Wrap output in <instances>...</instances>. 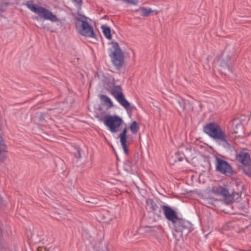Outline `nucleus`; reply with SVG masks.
I'll return each mask as SVG.
<instances>
[{
    "label": "nucleus",
    "instance_id": "obj_1",
    "mask_svg": "<svg viewBox=\"0 0 251 251\" xmlns=\"http://www.w3.org/2000/svg\"><path fill=\"white\" fill-rule=\"evenodd\" d=\"M203 130L219 145L226 149H230L231 145L227 141L225 131L218 123L215 122L208 123L203 126Z\"/></svg>",
    "mask_w": 251,
    "mask_h": 251
},
{
    "label": "nucleus",
    "instance_id": "obj_2",
    "mask_svg": "<svg viewBox=\"0 0 251 251\" xmlns=\"http://www.w3.org/2000/svg\"><path fill=\"white\" fill-rule=\"evenodd\" d=\"M111 63L117 70H120L124 65V53L117 42H112L109 44L107 50Z\"/></svg>",
    "mask_w": 251,
    "mask_h": 251
},
{
    "label": "nucleus",
    "instance_id": "obj_3",
    "mask_svg": "<svg viewBox=\"0 0 251 251\" xmlns=\"http://www.w3.org/2000/svg\"><path fill=\"white\" fill-rule=\"evenodd\" d=\"M25 5L32 12L44 20H49L52 22L59 21L58 18L52 12L45 7L34 4L32 1H27Z\"/></svg>",
    "mask_w": 251,
    "mask_h": 251
},
{
    "label": "nucleus",
    "instance_id": "obj_4",
    "mask_svg": "<svg viewBox=\"0 0 251 251\" xmlns=\"http://www.w3.org/2000/svg\"><path fill=\"white\" fill-rule=\"evenodd\" d=\"M109 93L127 112H130L132 110L134 107L131 106L129 102L126 99L123 89L120 85L113 86L110 88Z\"/></svg>",
    "mask_w": 251,
    "mask_h": 251
},
{
    "label": "nucleus",
    "instance_id": "obj_5",
    "mask_svg": "<svg viewBox=\"0 0 251 251\" xmlns=\"http://www.w3.org/2000/svg\"><path fill=\"white\" fill-rule=\"evenodd\" d=\"M236 160L240 163L244 173L249 177L251 176V158L250 154L245 150H242L237 152Z\"/></svg>",
    "mask_w": 251,
    "mask_h": 251
},
{
    "label": "nucleus",
    "instance_id": "obj_6",
    "mask_svg": "<svg viewBox=\"0 0 251 251\" xmlns=\"http://www.w3.org/2000/svg\"><path fill=\"white\" fill-rule=\"evenodd\" d=\"M104 125L108 128L111 133H117L120 130L123 120L117 115H106L103 119Z\"/></svg>",
    "mask_w": 251,
    "mask_h": 251
},
{
    "label": "nucleus",
    "instance_id": "obj_7",
    "mask_svg": "<svg viewBox=\"0 0 251 251\" xmlns=\"http://www.w3.org/2000/svg\"><path fill=\"white\" fill-rule=\"evenodd\" d=\"M211 192L217 196L222 197L225 202L226 204L231 203L233 201V193H229L226 186H222L219 185L214 186L211 188Z\"/></svg>",
    "mask_w": 251,
    "mask_h": 251
},
{
    "label": "nucleus",
    "instance_id": "obj_8",
    "mask_svg": "<svg viewBox=\"0 0 251 251\" xmlns=\"http://www.w3.org/2000/svg\"><path fill=\"white\" fill-rule=\"evenodd\" d=\"M80 17H75L74 22L76 28L79 31H94L91 25L92 20L84 15H80Z\"/></svg>",
    "mask_w": 251,
    "mask_h": 251
},
{
    "label": "nucleus",
    "instance_id": "obj_9",
    "mask_svg": "<svg viewBox=\"0 0 251 251\" xmlns=\"http://www.w3.org/2000/svg\"><path fill=\"white\" fill-rule=\"evenodd\" d=\"M215 165L216 170L226 176H230L232 174V167L227 161L217 158Z\"/></svg>",
    "mask_w": 251,
    "mask_h": 251
},
{
    "label": "nucleus",
    "instance_id": "obj_10",
    "mask_svg": "<svg viewBox=\"0 0 251 251\" xmlns=\"http://www.w3.org/2000/svg\"><path fill=\"white\" fill-rule=\"evenodd\" d=\"M170 226L174 229L176 232H180L182 235L184 230L191 227V224L189 222L179 219L178 217L177 219L175 221V222L170 225Z\"/></svg>",
    "mask_w": 251,
    "mask_h": 251
},
{
    "label": "nucleus",
    "instance_id": "obj_11",
    "mask_svg": "<svg viewBox=\"0 0 251 251\" xmlns=\"http://www.w3.org/2000/svg\"><path fill=\"white\" fill-rule=\"evenodd\" d=\"M164 214L165 217L169 221H171L172 223L175 222V221L177 219L178 216L172 208L167 205H163L162 206Z\"/></svg>",
    "mask_w": 251,
    "mask_h": 251
},
{
    "label": "nucleus",
    "instance_id": "obj_12",
    "mask_svg": "<svg viewBox=\"0 0 251 251\" xmlns=\"http://www.w3.org/2000/svg\"><path fill=\"white\" fill-rule=\"evenodd\" d=\"M126 134H127V128L126 127H125L119 135L118 137L120 139V142L121 144V146L125 151V153H127V149L126 148Z\"/></svg>",
    "mask_w": 251,
    "mask_h": 251
},
{
    "label": "nucleus",
    "instance_id": "obj_13",
    "mask_svg": "<svg viewBox=\"0 0 251 251\" xmlns=\"http://www.w3.org/2000/svg\"><path fill=\"white\" fill-rule=\"evenodd\" d=\"M7 147L1 136H0V163L3 162L6 156Z\"/></svg>",
    "mask_w": 251,
    "mask_h": 251
},
{
    "label": "nucleus",
    "instance_id": "obj_14",
    "mask_svg": "<svg viewBox=\"0 0 251 251\" xmlns=\"http://www.w3.org/2000/svg\"><path fill=\"white\" fill-rule=\"evenodd\" d=\"M137 11H141V15L143 17H148L151 13L157 14L158 11L157 10H152L150 7H140L137 10Z\"/></svg>",
    "mask_w": 251,
    "mask_h": 251
},
{
    "label": "nucleus",
    "instance_id": "obj_15",
    "mask_svg": "<svg viewBox=\"0 0 251 251\" xmlns=\"http://www.w3.org/2000/svg\"><path fill=\"white\" fill-rule=\"evenodd\" d=\"M100 99L101 102L108 108H110L113 106V103L112 100L107 96L105 95H101Z\"/></svg>",
    "mask_w": 251,
    "mask_h": 251
},
{
    "label": "nucleus",
    "instance_id": "obj_16",
    "mask_svg": "<svg viewBox=\"0 0 251 251\" xmlns=\"http://www.w3.org/2000/svg\"><path fill=\"white\" fill-rule=\"evenodd\" d=\"M232 124L233 125H235L234 127L233 128V132L234 133H239V130L243 129V126L240 121H237L236 119H233L232 121Z\"/></svg>",
    "mask_w": 251,
    "mask_h": 251
},
{
    "label": "nucleus",
    "instance_id": "obj_17",
    "mask_svg": "<svg viewBox=\"0 0 251 251\" xmlns=\"http://www.w3.org/2000/svg\"><path fill=\"white\" fill-rule=\"evenodd\" d=\"M130 129L133 134H136L139 129V126L135 121H132L130 124Z\"/></svg>",
    "mask_w": 251,
    "mask_h": 251
},
{
    "label": "nucleus",
    "instance_id": "obj_18",
    "mask_svg": "<svg viewBox=\"0 0 251 251\" xmlns=\"http://www.w3.org/2000/svg\"><path fill=\"white\" fill-rule=\"evenodd\" d=\"M82 35L91 38L96 39L97 35V32H79Z\"/></svg>",
    "mask_w": 251,
    "mask_h": 251
},
{
    "label": "nucleus",
    "instance_id": "obj_19",
    "mask_svg": "<svg viewBox=\"0 0 251 251\" xmlns=\"http://www.w3.org/2000/svg\"><path fill=\"white\" fill-rule=\"evenodd\" d=\"M124 3L129 4L130 5L137 6L139 4L138 0H122Z\"/></svg>",
    "mask_w": 251,
    "mask_h": 251
},
{
    "label": "nucleus",
    "instance_id": "obj_20",
    "mask_svg": "<svg viewBox=\"0 0 251 251\" xmlns=\"http://www.w3.org/2000/svg\"><path fill=\"white\" fill-rule=\"evenodd\" d=\"M100 28L102 31H111L110 27L107 24L101 25Z\"/></svg>",
    "mask_w": 251,
    "mask_h": 251
},
{
    "label": "nucleus",
    "instance_id": "obj_21",
    "mask_svg": "<svg viewBox=\"0 0 251 251\" xmlns=\"http://www.w3.org/2000/svg\"><path fill=\"white\" fill-rule=\"evenodd\" d=\"M73 2L76 6L78 7L79 9L80 8L82 2V0H73Z\"/></svg>",
    "mask_w": 251,
    "mask_h": 251
},
{
    "label": "nucleus",
    "instance_id": "obj_22",
    "mask_svg": "<svg viewBox=\"0 0 251 251\" xmlns=\"http://www.w3.org/2000/svg\"><path fill=\"white\" fill-rule=\"evenodd\" d=\"M218 202V201L215 199H210L207 201V203L211 205L215 206L216 203Z\"/></svg>",
    "mask_w": 251,
    "mask_h": 251
},
{
    "label": "nucleus",
    "instance_id": "obj_23",
    "mask_svg": "<svg viewBox=\"0 0 251 251\" xmlns=\"http://www.w3.org/2000/svg\"><path fill=\"white\" fill-rule=\"evenodd\" d=\"M105 37L108 39H111L112 38L111 32H103Z\"/></svg>",
    "mask_w": 251,
    "mask_h": 251
},
{
    "label": "nucleus",
    "instance_id": "obj_24",
    "mask_svg": "<svg viewBox=\"0 0 251 251\" xmlns=\"http://www.w3.org/2000/svg\"><path fill=\"white\" fill-rule=\"evenodd\" d=\"M75 156L76 157H80V152L78 151L76 154H75Z\"/></svg>",
    "mask_w": 251,
    "mask_h": 251
},
{
    "label": "nucleus",
    "instance_id": "obj_25",
    "mask_svg": "<svg viewBox=\"0 0 251 251\" xmlns=\"http://www.w3.org/2000/svg\"><path fill=\"white\" fill-rule=\"evenodd\" d=\"M239 251H248L247 250H240Z\"/></svg>",
    "mask_w": 251,
    "mask_h": 251
}]
</instances>
